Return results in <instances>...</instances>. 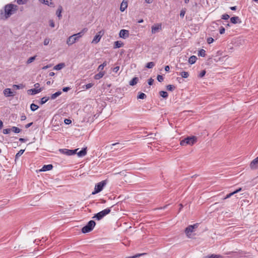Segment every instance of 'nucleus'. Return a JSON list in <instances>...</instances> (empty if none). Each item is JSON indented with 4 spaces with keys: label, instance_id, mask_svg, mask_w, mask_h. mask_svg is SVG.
<instances>
[{
    "label": "nucleus",
    "instance_id": "nucleus-46",
    "mask_svg": "<svg viewBox=\"0 0 258 258\" xmlns=\"http://www.w3.org/2000/svg\"><path fill=\"white\" fill-rule=\"evenodd\" d=\"M50 42V39L49 38H45L44 40L43 44L44 45H47Z\"/></svg>",
    "mask_w": 258,
    "mask_h": 258
},
{
    "label": "nucleus",
    "instance_id": "nucleus-7",
    "mask_svg": "<svg viewBox=\"0 0 258 258\" xmlns=\"http://www.w3.org/2000/svg\"><path fill=\"white\" fill-rule=\"evenodd\" d=\"M199 226L198 223H196L194 225H189L187 226L185 229V233L186 234V235L189 237V236L190 235V233L193 232L194 229L197 228Z\"/></svg>",
    "mask_w": 258,
    "mask_h": 258
},
{
    "label": "nucleus",
    "instance_id": "nucleus-49",
    "mask_svg": "<svg viewBox=\"0 0 258 258\" xmlns=\"http://www.w3.org/2000/svg\"><path fill=\"white\" fill-rule=\"evenodd\" d=\"M185 14V10L182 9L180 11V17L183 18V17L184 16Z\"/></svg>",
    "mask_w": 258,
    "mask_h": 258
},
{
    "label": "nucleus",
    "instance_id": "nucleus-45",
    "mask_svg": "<svg viewBox=\"0 0 258 258\" xmlns=\"http://www.w3.org/2000/svg\"><path fill=\"white\" fill-rule=\"evenodd\" d=\"M157 79L158 81L160 82H162L164 80L163 77L162 76L159 75L157 76Z\"/></svg>",
    "mask_w": 258,
    "mask_h": 258
},
{
    "label": "nucleus",
    "instance_id": "nucleus-1",
    "mask_svg": "<svg viewBox=\"0 0 258 258\" xmlns=\"http://www.w3.org/2000/svg\"><path fill=\"white\" fill-rule=\"evenodd\" d=\"M87 31L88 29L87 28H85L83 29L81 32L70 36L67 40V44L69 46H70L78 41Z\"/></svg>",
    "mask_w": 258,
    "mask_h": 258
},
{
    "label": "nucleus",
    "instance_id": "nucleus-21",
    "mask_svg": "<svg viewBox=\"0 0 258 258\" xmlns=\"http://www.w3.org/2000/svg\"><path fill=\"white\" fill-rule=\"evenodd\" d=\"M65 67V63L63 62L59 63L54 66L53 69L55 70H60Z\"/></svg>",
    "mask_w": 258,
    "mask_h": 258
},
{
    "label": "nucleus",
    "instance_id": "nucleus-12",
    "mask_svg": "<svg viewBox=\"0 0 258 258\" xmlns=\"http://www.w3.org/2000/svg\"><path fill=\"white\" fill-rule=\"evenodd\" d=\"M41 3L44 4L46 5L51 7H54V4L52 2V0H38Z\"/></svg>",
    "mask_w": 258,
    "mask_h": 258
},
{
    "label": "nucleus",
    "instance_id": "nucleus-52",
    "mask_svg": "<svg viewBox=\"0 0 258 258\" xmlns=\"http://www.w3.org/2000/svg\"><path fill=\"white\" fill-rule=\"evenodd\" d=\"M234 195V194L233 193V192H232L227 195V196L223 199L225 200V199L229 198L230 197H231L232 196H233Z\"/></svg>",
    "mask_w": 258,
    "mask_h": 258
},
{
    "label": "nucleus",
    "instance_id": "nucleus-55",
    "mask_svg": "<svg viewBox=\"0 0 258 258\" xmlns=\"http://www.w3.org/2000/svg\"><path fill=\"white\" fill-rule=\"evenodd\" d=\"M70 89H71V88H70L69 87H63L62 90L63 92H67L68 91H69Z\"/></svg>",
    "mask_w": 258,
    "mask_h": 258
},
{
    "label": "nucleus",
    "instance_id": "nucleus-22",
    "mask_svg": "<svg viewBox=\"0 0 258 258\" xmlns=\"http://www.w3.org/2000/svg\"><path fill=\"white\" fill-rule=\"evenodd\" d=\"M105 72H100L99 73L96 74L94 76V79L96 80H99L101 78L103 77V76L105 75Z\"/></svg>",
    "mask_w": 258,
    "mask_h": 258
},
{
    "label": "nucleus",
    "instance_id": "nucleus-3",
    "mask_svg": "<svg viewBox=\"0 0 258 258\" xmlns=\"http://www.w3.org/2000/svg\"><path fill=\"white\" fill-rule=\"evenodd\" d=\"M197 141V138L195 136L187 137L180 141V144L181 146H186L187 145H192Z\"/></svg>",
    "mask_w": 258,
    "mask_h": 258
},
{
    "label": "nucleus",
    "instance_id": "nucleus-51",
    "mask_svg": "<svg viewBox=\"0 0 258 258\" xmlns=\"http://www.w3.org/2000/svg\"><path fill=\"white\" fill-rule=\"evenodd\" d=\"M64 122L66 124H70L72 122V120L70 119H65Z\"/></svg>",
    "mask_w": 258,
    "mask_h": 258
},
{
    "label": "nucleus",
    "instance_id": "nucleus-60",
    "mask_svg": "<svg viewBox=\"0 0 258 258\" xmlns=\"http://www.w3.org/2000/svg\"><path fill=\"white\" fill-rule=\"evenodd\" d=\"M165 70L166 72H169L170 70V67L169 66H166L165 67Z\"/></svg>",
    "mask_w": 258,
    "mask_h": 258
},
{
    "label": "nucleus",
    "instance_id": "nucleus-40",
    "mask_svg": "<svg viewBox=\"0 0 258 258\" xmlns=\"http://www.w3.org/2000/svg\"><path fill=\"white\" fill-rule=\"evenodd\" d=\"M17 3L18 5H24L26 4L27 1V0H16Z\"/></svg>",
    "mask_w": 258,
    "mask_h": 258
},
{
    "label": "nucleus",
    "instance_id": "nucleus-63",
    "mask_svg": "<svg viewBox=\"0 0 258 258\" xmlns=\"http://www.w3.org/2000/svg\"><path fill=\"white\" fill-rule=\"evenodd\" d=\"M26 139H24V138H20L19 139V141L21 142H25L26 141Z\"/></svg>",
    "mask_w": 258,
    "mask_h": 258
},
{
    "label": "nucleus",
    "instance_id": "nucleus-5",
    "mask_svg": "<svg viewBox=\"0 0 258 258\" xmlns=\"http://www.w3.org/2000/svg\"><path fill=\"white\" fill-rule=\"evenodd\" d=\"M111 210L110 208L105 209L102 211L95 214L93 218H95L97 220H100L106 215L109 214Z\"/></svg>",
    "mask_w": 258,
    "mask_h": 258
},
{
    "label": "nucleus",
    "instance_id": "nucleus-8",
    "mask_svg": "<svg viewBox=\"0 0 258 258\" xmlns=\"http://www.w3.org/2000/svg\"><path fill=\"white\" fill-rule=\"evenodd\" d=\"M78 150H79V149H76L75 150H69V149H59V151L62 154L70 156V155H74V154H76L77 151Z\"/></svg>",
    "mask_w": 258,
    "mask_h": 258
},
{
    "label": "nucleus",
    "instance_id": "nucleus-33",
    "mask_svg": "<svg viewBox=\"0 0 258 258\" xmlns=\"http://www.w3.org/2000/svg\"><path fill=\"white\" fill-rule=\"evenodd\" d=\"M107 65V62L106 61H104L102 64H100V66H99L98 69H97V70L99 71H101V72H102V70H103L104 68Z\"/></svg>",
    "mask_w": 258,
    "mask_h": 258
},
{
    "label": "nucleus",
    "instance_id": "nucleus-26",
    "mask_svg": "<svg viewBox=\"0 0 258 258\" xmlns=\"http://www.w3.org/2000/svg\"><path fill=\"white\" fill-rule=\"evenodd\" d=\"M204 258H222V256L220 255L212 254L205 256Z\"/></svg>",
    "mask_w": 258,
    "mask_h": 258
},
{
    "label": "nucleus",
    "instance_id": "nucleus-53",
    "mask_svg": "<svg viewBox=\"0 0 258 258\" xmlns=\"http://www.w3.org/2000/svg\"><path fill=\"white\" fill-rule=\"evenodd\" d=\"M214 41V39L212 37H209L207 39V42L209 44L212 43Z\"/></svg>",
    "mask_w": 258,
    "mask_h": 258
},
{
    "label": "nucleus",
    "instance_id": "nucleus-4",
    "mask_svg": "<svg viewBox=\"0 0 258 258\" xmlns=\"http://www.w3.org/2000/svg\"><path fill=\"white\" fill-rule=\"evenodd\" d=\"M95 225L96 222L94 220H90L82 228L81 231L83 233L90 232L94 229Z\"/></svg>",
    "mask_w": 258,
    "mask_h": 258
},
{
    "label": "nucleus",
    "instance_id": "nucleus-23",
    "mask_svg": "<svg viewBox=\"0 0 258 258\" xmlns=\"http://www.w3.org/2000/svg\"><path fill=\"white\" fill-rule=\"evenodd\" d=\"M139 81V79L137 77L133 78L129 82V84L131 86H135L136 85Z\"/></svg>",
    "mask_w": 258,
    "mask_h": 258
},
{
    "label": "nucleus",
    "instance_id": "nucleus-35",
    "mask_svg": "<svg viewBox=\"0 0 258 258\" xmlns=\"http://www.w3.org/2000/svg\"><path fill=\"white\" fill-rule=\"evenodd\" d=\"M198 55H199V56H202V57L205 56V55H206V51L204 49H200L199 51Z\"/></svg>",
    "mask_w": 258,
    "mask_h": 258
},
{
    "label": "nucleus",
    "instance_id": "nucleus-50",
    "mask_svg": "<svg viewBox=\"0 0 258 258\" xmlns=\"http://www.w3.org/2000/svg\"><path fill=\"white\" fill-rule=\"evenodd\" d=\"M93 86V83H89L85 85V88L86 89H90V88H91Z\"/></svg>",
    "mask_w": 258,
    "mask_h": 258
},
{
    "label": "nucleus",
    "instance_id": "nucleus-61",
    "mask_svg": "<svg viewBox=\"0 0 258 258\" xmlns=\"http://www.w3.org/2000/svg\"><path fill=\"white\" fill-rule=\"evenodd\" d=\"M50 67H51L50 64V65H47V66H45L43 67L42 68V69L43 70H46V69H48V68H50Z\"/></svg>",
    "mask_w": 258,
    "mask_h": 258
},
{
    "label": "nucleus",
    "instance_id": "nucleus-2",
    "mask_svg": "<svg viewBox=\"0 0 258 258\" xmlns=\"http://www.w3.org/2000/svg\"><path fill=\"white\" fill-rule=\"evenodd\" d=\"M6 19L9 18L18 10V6L12 4H7L5 6Z\"/></svg>",
    "mask_w": 258,
    "mask_h": 258
},
{
    "label": "nucleus",
    "instance_id": "nucleus-39",
    "mask_svg": "<svg viewBox=\"0 0 258 258\" xmlns=\"http://www.w3.org/2000/svg\"><path fill=\"white\" fill-rule=\"evenodd\" d=\"M36 57V55L30 57V58H29L28 59V60L27 61V63L29 64V63L32 62L35 59Z\"/></svg>",
    "mask_w": 258,
    "mask_h": 258
},
{
    "label": "nucleus",
    "instance_id": "nucleus-38",
    "mask_svg": "<svg viewBox=\"0 0 258 258\" xmlns=\"http://www.w3.org/2000/svg\"><path fill=\"white\" fill-rule=\"evenodd\" d=\"M180 75L183 78H187L189 76L188 73L187 72H182L180 73Z\"/></svg>",
    "mask_w": 258,
    "mask_h": 258
},
{
    "label": "nucleus",
    "instance_id": "nucleus-37",
    "mask_svg": "<svg viewBox=\"0 0 258 258\" xmlns=\"http://www.w3.org/2000/svg\"><path fill=\"white\" fill-rule=\"evenodd\" d=\"M155 66L154 62H149L146 64V67L148 69H151Z\"/></svg>",
    "mask_w": 258,
    "mask_h": 258
},
{
    "label": "nucleus",
    "instance_id": "nucleus-6",
    "mask_svg": "<svg viewBox=\"0 0 258 258\" xmlns=\"http://www.w3.org/2000/svg\"><path fill=\"white\" fill-rule=\"evenodd\" d=\"M106 182L105 180H102V181L97 183L95 185L94 190L92 192V195H95L101 191L106 185Z\"/></svg>",
    "mask_w": 258,
    "mask_h": 258
},
{
    "label": "nucleus",
    "instance_id": "nucleus-34",
    "mask_svg": "<svg viewBox=\"0 0 258 258\" xmlns=\"http://www.w3.org/2000/svg\"><path fill=\"white\" fill-rule=\"evenodd\" d=\"M25 150H20L16 155L15 156V160L19 158L24 152Z\"/></svg>",
    "mask_w": 258,
    "mask_h": 258
},
{
    "label": "nucleus",
    "instance_id": "nucleus-24",
    "mask_svg": "<svg viewBox=\"0 0 258 258\" xmlns=\"http://www.w3.org/2000/svg\"><path fill=\"white\" fill-rule=\"evenodd\" d=\"M197 57L195 55L191 56L188 59V63L192 64L196 62Z\"/></svg>",
    "mask_w": 258,
    "mask_h": 258
},
{
    "label": "nucleus",
    "instance_id": "nucleus-47",
    "mask_svg": "<svg viewBox=\"0 0 258 258\" xmlns=\"http://www.w3.org/2000/svg\"><path fill=\"white\" fill-rule=\"evenodd\" d=\"M49 26L51 27H54L55 26V24H54V22L53 21V20H50L49 21Z\"/></svg>",
    "mask_w": 258,
    "mask_h": 258
},
{
    "label": "nucleus",
    "instance_id": "nucleus-56",
    "mask_svg": "<svg viewBox=\"0 0 258 258\" xmlns=\"http://www.w3.org/2000/svg\"><path fill=\"white\" fill-rule=\"evenodd\" d=\"M119 70V67L117 66V67H114L113 69V72H114V73H117Z\"/></svg>",
    "mask_w": 258,
    "mask_h": 258
},
{
    "label": "nucleus",
    "instance_id": "nucleus-42",
    "mask_svg": "<svg viewBox=\"0 0 258 258\" xmlns=\"http://www.w3.org/2000/svg\"><path fill=\"white\" fill-rule=\"evenodd\" d=\"M11 131H12L11 128H5V129L3 130V132L4 134H8L10 133Z\"/></svg>",
    "mask_w": 258,
    "mask_h": 258
},
{
    "label": "nucleus",
    "instance_id": "nucleus-11",
    "mask_svg": "<svg viewBox=\"0 0 258 258\" xmlns=\"http://www.w3.org/2000/svg\"><path fill=\"white\" fill-rule=\"evenodd\" d=\"M119 35L120 37L125 39L129 36V31L125 29H122L120 31Z\"/></svg>",
    "mask_w": 258,
    "mask_h": 258
},
{
    "label": "nucleus",
    "instance_id": "nucleus-9",
    "mask_svg": "<svg viewBox=\"0 0 258 258\" xmlns=\"http://www.w3.org/2000/svg\"><path fill=\"white\" fill-rule=\"evenodd\" d=\"M152 33L155 34L159 32L162 29L161 24H157L153 25L152 27Z\"/></svg>",
    "mask_w": 258,
    "mask_h": 258
},
{
    "label": "nucleus",
    "instance_id": "nucleus-64",
    "mask_svg": "<svg viewBox=\"0 0 258 258\" xmlns=\"http://www.w3.org/2000/svg\"><path fill=\"white\" fill-rule=\"evenodd\" d=\"M39 86H40V84L38 83L34 84V87H35L36 89L39 88Z\"/></svg>",
    "mask_w": 258,
    "mask_h": 258
},
{
    "label": "nucleus",
    "instance_id": "nucleus-48",
    "mask_svg": "<svg viewBox=\"0 0 258 258\" xmlns=\"http://www.w3.org/2000/svg\"><path fill=\"white\" fill-rule=\"evenodd\" d=\"M225 28L221 26L219 30L220 34H223L225 33Z\"/></svg>",
    "mask_w": 258,
    "mask_h": 258
},
{
    "label": "nucleus",
    "instance_id": "nucleus-27",
    "mask_svg": "<svg viewBox=\"0 0 258 258\" xmlns=\"http://www.w3.org/2000/svg\"><path fill=\"white\" fill-rule=\"evenodd\" d=\"M160 95L164 98H167L168 96V93L164 91H161L159 92Z\"/></svg>",
    "mask_w": 258,
    "mask_h": 258
},
{
    "label": "nucleus",
    "instance_id": "nucleus-28",
    "mask_svg": "<svg viewBox=\"0 0 258 258\" xmlns=\"http://www.w3.org/2000/svg\"><path fill=\"white\" fill-rule=\"evenodd\" d=\"M61 94V91H57L51 95L50 98L54 99Z\"/></svg>",
    "mask_w": 258,
    "mask_h": 258
},
{
    "label": "nucleus",
    "instance_id": "nucleus-57",
    "mask_svg": "<svg viewBox=\"0 0 258 258\" xmlns=\"http://www.w3.org/2000/svg\"><path fill=\"white\" fill-rule=\"evenodd\" d=\"M33 122H31L30 123L27 124L26 125H25V128H29L33 124Z\"/></svg>",
    "mask_w": 258,
    "mask_h": 258
},
{
    "label": "nucleus",
    "instance_id": "nucleus-43",
    "mask_svg": "<svg viewBox=\"0 0 258 258\" xmlns=\"http://www.w3.org/2000/svg\"><path fill=\"white\" fill-rule=\"evenodd\" d=\"M230 18V16L229 15L227 14H225L223 15L221 17V18L224 20H228Z\"/></svg>",
    "mask_w": 258,
    "mask_h": 258
},
{
    "label": "nucleus",
    "instance_id": "nucleus-13",
    "mask_svg": "<svg viewBox=\"0 0 258 258\" xmlns=\"http://www.w3.org/2000/svg\"><path fill=\"white\" fill-rule=\"evenodd\" d=\"M87 148H83L81 151H80L79 152L76 153L77 154L78 156L80 157H83L85 156L87 154Z\"/></svg>",
    "mask_w": 258,
    "mask_h": 258
},
{
    "label": "nucleus",
    "instance_id": "nucleus-15",
    "mask_svg": "<svg viewBox=\"0 0 258 258\" xmlns=\"http://www.w3.org/2000/svg\"><path fill=\"white\" fill-rule=\"evenodd\" d=\"M41 91H42V88H40L38 89H37L36 88L31 89L28 90L29 92H30V94L32 95L36 94L39 92H40Z\"/></svg>",
    "mask_w": 258,
    "mask_h": 258
},
{
    "label": "nucleus",
    "instance_id": "nucleus-36",
    "mask_svg": "<svg viewBox=\"0 0 258 258\" xmlns=\"http://www.w3.org/2000/svg\"><path fill=\"white\" fill-rule=\"evenodd\" d=\"M175 88V87L172 85H168L166 86V89L168 91H172Z\"/></svg>",
    "mask_w": 258,
    "mask_h": 258
},
{
    "label": "nucleus",
    "instance_id": "nucleus-10",
    "mask_svg": "<svg viewBox=\"0 0 258 258\" xmlns=\"http://www.w3.org/2000/svg\"><path fill=\"white\" fill-rule=\"evenodd\" d=\"M250 167L252 170L258 169V156L251 162Z\"/></svg>",
    "mask_w": 258,
    "mask_h": 258
},
{
    "label": "nucleus",
    "instance_id": "nucleus-30",
    "mask_svg": "<svg viewBox=\"0 0 258 258\" xmlns=\"http://www.w3.org/2000/svg\"><path fill=\"white\" fill-rule=\"evenodd\" d=\"M38 108H39V106L34 103H32L30 105V109L32 111H34L36 110Z\"/></svg>",
    "mask_w": 258,
    "mask_h": 258
},
{
    "label": "nucleus",
    "instance_id": "nucleus-19",
    "mask_svg": "<svg viewBox=\"0 0 258 258\" xmlns=\"http://www.w3.org/2000/svg\"><path fill=\"white\" fill-rule=\"evenodd\" d=\"M62 7L61 6H59L56 12V15L58 17L59 19H60L62 17L61 12L62 11Z\"/></svg>",
    "mask_w": 258,
    "mask_h": 258
},
{
    "label": "nucleus",
    "instance_id": "nucleus-58",
    "mask_svg": "<svg viewBox=\"0 0 258 258\" xmlns=\"http://www.w3.org/2000/svg\"><path fill=\"white\" fill-rule=\"evenodd\" d=\"M26 119V116L25 115L23 114L21 116V120H25Z\"/></svg>",
    "mask_w": 258,
    "mask_h": 258
},
{
    "label": "nucleus",
    "instance_id": "nucleus-18",
    "mask_svg": "<svg viewBox=\"0 0 258 258\" xmlns=\"http://www.w3.org/2000/svg\"><path fill=\"white\" fill-rule=\"evenodd\" d=\"M52 168V164L44 165L40 170L42 171H48L51 170Z\"/></svg>",
    "mask_w": 258,
    "mask_h": 258
},
{
    "label": "nucleus",
    "instance_id": "nucleus-14",
    "mask_svg": "<svg viewBox=\"0 0 258 258\" xmlns=\"http://www.w3.org/2000/svg\"><path fill=\"white\" fill-rule=\"evenodd\" d=\"M127 7V2L125 0H123L122 2L120 7V11L121 12H123Z\"/></svg>",
    "mask_w": 258,
    "mask_h": 258
},
{
    "label": "nucleus",
    "instance_id": "nucleus-41",
    "mask_svg": "<svg viewBox=\"0 0 258 258\" xmlns=\"http://www.w3.org/2000/svg\"><path fill=\"white\" fill-rule=\"evenodd\" d=\"M14 88H16L17 89H20L23 88L24 86L23 84L20 85H14L13 86Z\"/></svg>",
    "mask_w": 258,
    "mask_h": 258
},
{
    "label": "nucleus",
    "instance_id": "nucleus-29",
    "mask_svg": "<svg viewBox=\"0 0 258 258\" xmlns=\"http://www.w3.org/2000/svg\"><path fill=\"white\" fill-rule=\"evenodd\" d=\"M49 97H43L41 99V100L40 101V104L41 105H42L44 103H45L49 99Z\"/></svg>",
    "mask_w": 258,
    "mask_h": 258
},
{
    "label": "nucleus",
    "instance_id": "nucleus-31",
    "mask_svg": "<svg viewBox=\"0 0 258 258\" xmlns=\"http://www.w3.org/2000/svg\"><path fill=\"white\" fill-rule=\"evenodd\" d=\"M147 97L146 95L142 92H140L137 96L138 99H144Z\"/></svg>",
    "mask_w": 258,
    "mask_h": 258
},
{
    "label": "nucleus",
    "instance_id": "nucleus-44",
    "mask_svg": "<svg viewBox=\"0 0 258 258\" xmlns=\"http://www.w3.org/2000/svg\"><path fill=\"white\" fill-rule=\"evenodd\" d=\"M206 73V71L205 70H203L202 71H201V72L199 75V77L203 78V77L205 76Z\"/></svg>",
    "mask_w": 258,
    "mask_h": 258
},
{
    "label": "nucleus",
    "instance_id": "nucleus-62",
    "mask_svg": "<svg viewBox=\"0 0 258 258\" xmlns=\"http://www.w3.org/2000/svg\"><path fill=\"white\" fill-rule=\"evenodd\" d=\"M230 9L232 10V11H235L237 9V7L236 6H234V7H231L230 8Z\"/></svg>",
    "mask_w": 258,
    "mask_h": 258
},
{
    "label": "nucleus",
    "instance_id": "nucleus-25",
    "mask_svg": "<svg viewBox=\"0 0 258 258\" xmlns=\"http://www.w3.org/2000/svg\"><path fill=\"white\" fill-rule=\"evenodd\" d=\"M123 45V43L120 41H115L114 44V48H117L122 47Z\"/></svg>",
    "mask_w": 258,
    "mask_h": 258
},
{
    "label": "nucleus",
    "instance_id": "nucleus-16",
    "mask_svg": "<svg viewBox=\"0 0 258 258\" xmlns=\"http://www.w3.org/2000/svg\"><path fill=\"white\" fill-rule=\"evenodd\" d=\"M230 22L232 24H235L238 23H241V21L240 20L239 18L237 16H234L230 18Z\"/></svg>",
    "mask_w": 258,
    "mask_h": 258
},
{
    "label": "nucleus",
    "instance_id": "nucleus-20",
    "mask_svg": "<svg viewBox=\"0 0 258 258\" xmlns=\"http://www.w3.org/2000/svg\"><path fill=\"white\" fill-rule=\"evenodd\" d=\"M4 94L6 96L13 95V92L11 91V89L9 88L5 89L4 91Z\"/></svg>",
    "mask_w": 258,
    "mask_h": 258
},
{
    "label": "nucleus",
    "instance_id": "nucleus-54",
    "mask_svg": "<svg viewBox=\"0 0 258 258\" xmlns=\"http://www.w3.org/2000/svg\"><path fill=\"white\" fill-rule=\"evenodd\" d=\"M154 80L152 79V78H150L148 80V84L150 85V86H151L153 85V83H154Z\"/></svg>",
    "mask_w": 258,
    "mask_h": 258
},
{
    "label": "nucleus",
    "instance_id": "nucleus-17",
    "mask_svg": "<svg viewBox=\"0 0 258 258\" xmlns=\"http://www.w3.org/2000/svg\"><path fill=\"white\" fill-rule=\"evenodd\" d=\"M100 33H101V32H99V34H97L94 36L92 43H97L98 42H99V41L101 38V36H102L100 34Z\"/></svg>",
    "mask_w": 258,
    "mask_h": 258
},
{
    "label": "nucleus",
    "instance_id": "nucleus-59",
    "mask_svg": "<svg viewBox=\"0 0 258 258\" xmlns=\"http://www.w3.org/2000/svg\"><path fill=\"white\" fill-rule=\"evenodd\" d=\"M241 188H239L238 189L235 190V191H233L234 194L238 193V192L240 191L241 190Z\"/></svg>",
    "mask_w": 258,
    "mask_h": 258
},
{
    "label": "nucleus",
    "instance_id": "nucleus-32",
    "mask_svg": "<svg viewBox=\"0 0 258 258\" xmlns=\"http://www.w3.org/2000/svg\"><path fill=\"white\" fill-rule=\"evenodd\" d=\"M11 131L15 133L18 134L21 132V130L16 126H13L11 128Z\"/></svg>",
    "mask_w": 258,
    "mask_h": 258
}]
</instances>
